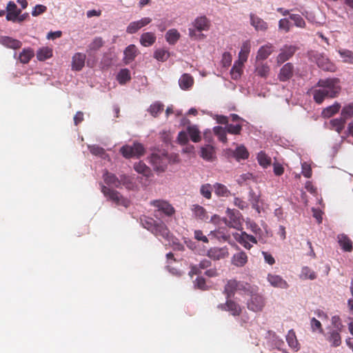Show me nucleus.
Listing matches in <instances>:
<instances>
[{
    "mask_svg": "<svg viewBox=\"0 0 353 353\" xmlns=\"http://www.w3.org/2000/svg\"><path fill=\"white\" fill-rule=\"evenodd\" d=\"M257 160L260 165L267 168L271 164V159L264 152H260L257 155Z\"/></svg>",
    "mask_w": 353,
    "mask_h": 353,
    "instance_id": "obj_49",
    "label": "nucleus"
},
{
    "mask_svg": "<svg viewBox=\"0 0 353 353\" xmlns=\"http://www.w3.org/2000/svg\"><path fill=\"white\" fill-rule=\"evenodd\" d=\"M238 291V281L236 279L228 280L224 287L223 293L227 299L233 296L236 292Z\"/></svg>",
    "mask_w": 353,
    "mask_h": 353,
    "instance_id": "obj_20",
    "label": "nucleus"
},
{
    "mask_svg": "<svg viewBox=\"0 0 353 353\" xmlns=\"http://www.w3.org/2000/svg\"><path fill=\"white\" fill-rule=\"evenodd\" d=\"M337 240L341 249L345 252H351L353 249L352 241L345 234H340L337 236Z\"/></svg>",
    "mask_w": 353,
    "mask_h": 353,
    "instance_id": "obj_22",
    "label": "nucleus"
},
{
    "mask_svg": "<svg viewBox=\"0 0 353 353\" xmlns=\"http://www.w3.org/2000/svg\"><path fill=\"white\" fill-rule=\"evenodd\" d=\"M143 26L141 25L139 21H132L130 23L126 28V32L128 34H134L139 31Z\"/></svg>",
    "mask_w": 353,
    "mask_h": 353,
    "instance_id": "obj_54",
    "label": "nucleus"
},
{
    "mask_svg": "<svg viewBox=\"0 0 353 353\" xmlns=\"http://www.w3.org/2000/svg\"><path fill=\"white\" fill-rule=\"evenodd\" d=\"M232 57L230 52H224L222 55L221 64L224 68H228L232 63Z\"/></svg>",
    "mask_w": 353,
    "mask_h": 353,
    "instance_id": "obj_62",
    "label": "nucleus"
},
{
    "mask_svg": "<svg viewBox=\"0 0 353 353\" xmlns=\"http://www.w3.org/2000/svg\"><path fill=\"white\" fill-rule=\"evenodd\" d=\"M234 154L236 159H246L249 157L247 149L243 145L239 146L236 149Z\"/></svg>",
    "mask_w": 353,
    "mask_h": 353,
    "instance_id": "obj_55",
    "label": "nucleus"
},
{
    "mask_svg": "<svg viewBox=\"0 0 353 353\" xmlns=\"http://www.w3.org/2000/svg\"><path fill=\"white\" fill-rule=\"evenodd\" d=\"M200 192L203 196L207 199H210L212 197V187L209 183L202 185L200 188Z\"/></svg>",
    "mask_w": 353,
    "mask_h": 353,
    "instance_id": "obj_57",
    "label": "nucleus"
},
{
    "mask_svg": "<svg viewBox=\"0 0 353 353\" xmlns=\"http://www.w3.org/2000/svg\"><path fill=\"white\" fill-rule=\"evenodd\" d=\"M244 63L241 61H236L230 70L231 78L234 80L239 79L243 74Z\"/></svg>",
    "mask_w": 353,
    "mask_h": 353,
    "instance_id": "obj_28",
    "label": "nucleus"
},
{
    "mask_svg": "<svg viewBox=\"0 0 353 353\" xmlns=\"http://www.w3.org/2000/svg\"><path fill=\"white\" fill-rule=\"evenodd\" d=\"M311 327L312 331H319L320 333H323V330L321 322L315 318H312L310 321Z\"/></svg>",
    "mask_w": 353,
    "mask_h": 353,
    "instance_id": "obj_63",
    "label": "nucleus"
},
{
    "mask_svg": "<svg viewBox=\"0 0 353 353\" xmlns=\"http://www.w3.org/2000/svg\"><path fill=\"white\" fill-rule=\"evenodd\" d=\"M300 277L302 279L314 280L316 278V274L310 268L305 266L302 268Z\"/></svg>",
    "mask_w": 353,
    "mask_h": 353,
    "instance_id": "obj_43",
    "label": "nucleus"
},
{
    "mask_svg": "<svg viewBox=\"0 0 353 353\" xmlns=\"http://www.w3.org/2000/svg\"><path fill=\"white\" fill-rule=\"evenodd\" d=\"M227 132L231 134H240L242 130V125L241 124H228L225 126Z\"/></svg>",
    "mask_w": 353,
    "mask_h": 353,
    "instance_id": "obj_56",
    "label": "nucleus"
},
{
    "mask_svg": "<svg viewBox=\"0 0 353 353\" xmlns=\"http://www.w3.org/2000/svg\"><path fill=\"white\" fill-rule=\"evenodd\" d=\"M279 28L288 32L291 28V24L288 19L283 18L279 21Z\"/></svg>",
    "mask_w": 353,
    "mask_h": 353,
    "instance_id": "obj_59",
    "label": "nucleus"
},
{
    "mask_svg": "<svg viewBox=\"0 0 353 353\" xmlns=\"http://www.w3.org/2000/svg\"><path fill=\"white\" fill-rule=\"evenodd\" d=\"M194 28H189V36L194 40H201L205 35L201 33L210 29V21L205 16L196 17L193 22Z\"/></svg>",
    "mask_w": 353,
    "mask_h": 353,
    "instance_id": "obj_2",
    "label": "nucleus"
},
{
    "mask_svg": "<svg viewBox=\"0 0 353 353\" xmlns=\"http://www.w3.org/2000/svg\"><path fill=\"white\" fill-rule=\"evenodd\" d=\"M201 157L208 161H212L215 158V150L213 146L206 145L201 149Z\"/></svg>",
    "mask_w": 353,
    "mask_h": 353,
    "instance_id": "obj_26",
    "label": "nucleus"
},
{
    "mask_svg": "<svg viewBox=\"0 0 353 353\" xmlns=\"http://www.w3.org/2000/svg\"><path fill=\"white\" fill-rule=\"evenodd\" d=\"M286 341L288 343V345L294 349H296V350L299 349L298 345L299 343L296 339L295 332L291 330L288 332L287 336H286Z\"/></svg>",
    "mask_w": 353,
    "mask_h": 353,
    "instance_id": "obj_48",
    "label": "nucleus"
},
{
    "mask_svg": "<svg viewBox=\"0 0 353 353\" xmlns=\"http://www.w3.org/2000/svg\"><path fill=\"white\" fill-rule=\"evenodd\" d=\"M268 281L271 285L275 288L286 289L288 287V283L279 275L269 274L268 275Z\"/></svg>",
    "mask_w": 353,
    "mask_h": 353,
    "instance_id": "obj_23",
    "label": "nucleus"
},
{
    "mask_svg": "<svg viewBox=\"0 0 353 353\" xmlns=\"http://www.w3.org/2000/svg\"><path fill=\"white\" fill-rule=\"evenodd\" d=\"M248 262V256L245 252L241 251L233 255L232 257V264L236 267H243Z\"/></svg>",
    "mask_w": 353,
    "mask_h": 353,
    "instance_id": "obj_25",
    "label": "nucleus"
},
{
    "mask_svg": "<svg viewBox=\"0 0 353 353\" xmlns=\"http://www.w3.org/2000/svg\"><path fill=\"white\" fill-rule=\"evenodd\" d=\"M157 37L154 33L151 32H145L140 37V43L144 47L152 46L156 41Z\"/></svg>",
    "mask_w": 353,
    "mask_h": 353,
    "instance_id": "obj_27",
    "label": "nucleus"
},
{
    "mask_svg": "<svg viewBox=\"0 0 353 353\" xmlns=\"http://www.w3.org/2000/svg\"><path fill=\"white\" fill-rule=\"evenodd\" d=\"M142 225L148 230L152 232L157 221L150 217L144 216L141 219Z\"/></svg>",
    "mask_w": 353,
    "mask_h": 353,
    "instance_id": "obj_51",
    "label": "nucleus"
},
{
    "mask_svg": "<svg viewBox=\"0 0 353 353\" xmlns=\"http://www.w3.org/2000/svg\"><path fill=\"white\" fill-rule=\"evenodd\" d=\"M104 41L101 37H96L93 39V41L89 44L88 50L90 51H96L98 50L103 46Z\"/></svg>",
    "mask_w": 353,
    "mask_h": 353,
    "instance_id": "obj_52",
    "label": "nucleus"
},
{
    "mask_svg": "<svg viewBox=\"0 0 353 353\" xmlns=\"http://www.w3.org/2000/svg\"><path fill=\"white\" fill-rule=\"evenodd\" d=\"M151 205L158 208L167 216H172L175 213L174 208L168 201L163 200H154L150 202Z\"/></svg>",
    "mask_w": 353,
    "mask_h": 353,
    "instance_id": "obj_12",
    "label": "nucleus"
},
{
    "mask_svg": "<svg viewBox=\"0 0 353 353\" xmlns=\"http://www.w3.org/2000/svg\"><path fill=\"white\" fill-rule=\"evenodd\" d=\"M341 90L340 80L338 78H327L319 79L312 92L314 101L321 104L325 99L336 97Z\"/></svg>",
    "mask_w": 353,
    "mask_h": 353,
    "instance_id": "obj_1",
    "label": "nucleus"
},
{
    "mask_svg": "<svg viewBox=\"0 0 353 353\" xmlns=\"http://www.w3.org/2000/svg\"><path fill=\"white\" fill-rule=\"evenodd\" d=\"M150 162L154 170L163 172L170 162V159L164 151L152 153L150 157Z\"/></svg>",
    "mask_w": 353,
    "mask_h": 353,
    "instance_id": "obj_4",
    "label": "nucleus"
},
{
    "mask_svg": "<svg viewBox=\"0 0 353 353\" xmlns=\"http://www.w3.org/2000/svg\"><path fill=\"white\" fill-rule=\"evenodd\" d=\"M249 201H250L252 206L254 209L258 208V203L259 201V196L256 194L253 190H250L249 192Z\"/></svg>",
    "mask_w": 353,
    "mask_h": 353,
    "instance_id": "obj_61",
    "label": "nucleus"
},
{
    "mask_svg": "<svg viewBox=\"0 0 353 353\" xmlns=\"http://www.w3.org/2000/svg\"><path fill=\"white\" fill-rule=\"evenodd\" d=\"M217 307L222 311L229 312L233 316H239L242 312L241 305L230 298L227 299L225 303H221Z\"/></svg>",
    "mask_w": 353,
    "mask_h": 353,
    "instance_id": "obj_9",
    "label": "nucleus"
},
{
    "mask_svg": "<svg viewBox=\"0 0 353 353\" xmlns=\"http://www.w3.org/2000/svg\"><path fill=\"white\" fill-rule=\"evenodd\" d=\"M6 19L8 21L14 22L17 15L21 13V10L19 9L14 1H9L6 6Z\"/></svg>",
    "mask_w": 353,
    "mask_h": 353,
    "instance_id": "obj_15",
    "label": "nucleus"
},
{
    "mask_svg": "<svg viewBox=\"0 0 353 353\" xmlns=\"http://www.w3.org/2000/svg\"><path fill=\"white\" fill-rule=\"evenodd\" d=\"M214 134L218 137L219 140L224 143H227L228 139L226 133L227 130L225 128L221 126H215L213 128Z\"/></svg>",
    "mask_w": 353,
    "mask_h": 353,
    "instance_id": "obj_41",
    "label": "nucleus"
},
{
    "mask_svg": "<svg viewBox=\"0 0 353 353\" xmlns=\"http://www.w3.org/2000/svg\"><path fill=\"white\" fill-rule=\"evenodd\" d=\"M134 170L141 174L146 175L149 172V168L143 162H139L134 165Z\"/></svg>",
    "mask_w": 353,
    "mask_h": 353,
    "instance_id": "obj_60",
    "label": "nucleus"
},
{
    "mask_svg": "<svg viewBox=\"0 0 353 353\" xmlns=\"http://www.w3.org/2000/svg\"><path fill=\"white\" fill-rule=\"evenodd\" d=\"M88 148L90 150V152L95 156L103 157V155L105 154V150L99 145H89Z\"/></svg>",
    "mask_w": 353,
    "mask_h": 353,
    "instance_id": "obj_58",
    "label": "nucleus"
},
{
    "mask_svg": "<svg viewBox=\"0 0 353 353\" xmlns=\"http://www.w3.org/2000/svg\"><path fill=\"white\" fill-rule=\"evenodd\" d=\"M270 66L267 63H258L255 66V73L257 76L266 79L270 74Z\"/></svg>",
    "mask_w": 353,
    "mask_h": 353,
    "instance_id": "obj_31",
    "label": "nucleus"
},
{
    "mask_svg": "<svg viewBox=\"0 0 353 353\" xmlns=\"http://www.w3.org/2000/svg\"><path fill=\"white\" fill-rule=\"evenodd\" d=\"M151 232L156 236H161L165 239H169L170 231L165 224L162 221L157 222L154 230H152Z\"/></svg>",
    "mask_w": 353,
    "mask_h": 353,
    "instance_id": "obj_17",
    "label": "nucleus"
},
{
    "mask_svg": "<svg viewBox=\"0 0 353 353\" xmlns=\"http://www.w3.org/2000/svg\"><path fill=\"white\" fill-rule=\"evenodd\" d=\"M191 210L196 219L201 220H205L208 219L207 212L201 205L198 204L192 205L191 206Z\"/></svg>",
    "mask_w": 353,
    "mask_h": 353,
    "instance_id": "obj_34",
    "label": "nucleus"
},
{
    "mask_svg": "<svg viewBox=\"0 0 353 353\" xmlns=\"http://www.w3.org/2000/svg\"><path fill=\"white\" fill-rule=\"evenodd\" d=\"M213 188L214 193L218 196L228 197L232 194L228 188L222 183H216L213 185Z\"/></svg>",
    "mask_w": 353,
    "mask_h": 353,
    "instance_id": "obj_36",
    "label": "nucleus"
},
{
    "mask_svg": "<svg viewBox=\"0 0 353 353\" xmlns=\"http://www.w3.org/2000/svg\"><path fill=\"white\" fill-rule=\"evenodd\" d=\"M227 217L224 219L225 223L236 230H239L242 225V215L236 210L228 208L226 211Z\"/></svg>",
    "mask_w": 353,
    "mask_h": 353,
    "instance_id": "obj_7",
    "label": "nucleus"
},
{
    "mask_svg": "<svg viewBox=\"0 0 353 353\" xmlns=\"http://www.w3.org/2000/svg\"><path fill=\"white\" fill-rule=\"evenodd\" d=\"M235 239L245 249L250 250L252 247V243L256 244V238L252 235L247 234L245 232H242L241 234H236L234 236Z\"/></svg>",
    "mask_w": 353,
    "mask_h": 353,
    "instance_id": "obj_10",
    "label": "nucleus"
},
{
    "mask_svg": "<svg viewBox=\"0 0 353 353\" xmlns=\"http://www.w3.org/2000/svg\"><path fill=\"white\" fill-rule=\"evenodd\" d=\"M247 305L250 310L255 312H260L265 306V299L260 294H252L248 301Z\"/></svg>",
    "mask_w": 353,
    "mask_h": 353,
    "instance_id": "obj_8",
    "label": "nucleus"
},
{
    "mask_svg": "<svg viewBox=\"0 0 353 353\" xmlns=\"http://www.w3.org/2000/svg\"><path fill=\"white\" fill-rule=\"evenodd\" d=\"M194 83L192 77L189 74H183L179 80V86L183 90H188Z\"/></svg>",
    "mask_w": 353,
    "mask_h": 353,
    "instance_id": "obj_33",
    "label": "nucleus"
},
{
    "mask_svg": "<svg viewBox=\"0 0 353 353\" xmlns=\"http://www.w3.org/2000/svg\"><path fill=\"white\" fill-rule=\"evenodd\" d=\"M179 37L180 34L176 29L169 30L165 34L166 41L171 45L175 44L179 39Z\"/></svg>",
    "mask_w": 353,
    "mask_h": 353,
    "instance_id": "obj_40",
    "label": "nucleus"
},
{
    "mask_svg": "<svg viewBox=\"0 0 353 353\" xmlns=\"http://www.w3.org/2000/svg\"><path fill=\"white\" fill-rule=\"evenodd\" d=\"M344 63L353 65V52L347 49H341L338 51Z\"/></svg>",
    "mask_w": 353,
    "mask_h": 353,
    "instance_id": "obj_44",
    "label": "nucleus"
},
{
    "mask_svg": "<svg viewBox=\"0 0 353 353\" xmlns=\"http://www.w3.org/2000/svg\"><path fill=\"white\" fill-rule=\"evenodd\" d=\"M341 108V104L335 102L333 105L328 106L322 111V116L324 118H330L339 112Z\"/></svg>",
    "mask_w": 353,
    "mask_h": 353,
    "instance_id": "obj_35",
    "label": "nucleus"
},
{
    "mask_svg": "<svg viewBox=\"0 0 353 353\" xmlns=\"http://www.w3.org/2000/svg\"><path fill=\"white\" fill-rule=\"evenodd\" d=\"M273 46L271 43H268L261 46L256 54V60H265L273 52Z\"/></svg>",
    "mask_w": 353,
    "mask_h": 353,
    "instance_id": "obj_24",
    "label": "nucleus"
},
{
    "mask_svg": "<svg viewBox=\"0 0 353 353\" xmlns=\"http://www.w3.org/2000/svg\"><path fill=\"white\" fill-rule=\"evenodd\" d=\"M294 65L291 63H285L280 70L278 74V79L281 81H287L290 80L294 74Z\"/></svg>",
    "mask_w": 353,
    "mask_h": 353,
    "instance_id": "obj_14",
    "label": "nucleus"
},
{
    "mask_svg": "<svg viewBox=\"0 0 353 353\" xmlns=\"http://www.w3.org/2000/svg\"><path fill=\"white\" fill-rule=\"evenodd\" d=\"M170 57L169 52L164 49H159L154 52V57L160 61H166Z\"/></svg>",
    "mask_w": 353,
    "mask_h": 353,
    "instance_id": "obj_53",
    "label": "nucleus"
},
{
    "mask_svg": "<svg viewBox=\"0 0 353 353\" xmlns=\"http://www.w3.org/2000/svg\"><path fill=\"white\" fill-rule=\"evenodd\" d=\"M250 24L254 28L256 31H265L268 28V23L263 19L251 13L250 14Z\"/></svg>",
    "mask_w": 353,
    "mask_h": 353,
    "instance_id": "obj_16",
    "label": "nucleus"
},
{
    "mask_svg": "<svg viewBox=\"0 0 353 353\" xmlns=\"http://www.w3.org/2000/svg\"><path fill=\"white\" fill-rule=\"evenodd\" d=\"M341 330H336L328 332L327 341L331 343L332 346L338 347L341 344V337L339 332Z\"/></svg>",
    "mask_w": 353,
    "mask_h": 353,
    "instance_id": "obj_29",
    "label": "nucleus"
},
{
    "mask_svg": "<svg viewBox=\"0 0 353 353\" xmlns=\"http://www.w3.org/2000/svg\"><path fill=\"white\" fill-rule=\"evenodd\" d=\"M346 120L342 117L336 119H332L330 121L331 129L335 130L339 134H341L345 128Z\"/></svg>",
    "mask_w": 353,
    "mask_h": 353,
    "instance_id": "obj_32",
    "label": "nucleus"
},
{
    "mask_svg": "<svg viewBox=\"0 0 353 353\" xmlns=\"http://www.w3.org/2000/svg\"><path fill=\"white\" fill-rule=\"evenodd\" d=\"M163 104L159 101H157L150 106L148 111L154 117H157L163 112Z\"/></svg>",
    "mask_w": 353,
    "mask_h": 353,
    "instance_id": "obj_46",
    "label": "nucleus"
},
{
    "mask_svg": "<svg viewBox=\"0 0 353 353\" xmlns=\"http://www.w3.org/2000/svg\"><path fill=\"white\" fill-rule=\"evenodd\" d=\"M207 256L214 261L225 259L229 256L228 248L226 246L223 248H211L208 250Z\"/></svg>",
    "mask_w": 353,
    "mask_h": 353,
    "instance_id": "obj_11",
    "label": "nucleus"
},
{
    "mask_svg": "<svg viewBox=\"0 0 353 353\" xmlns=\"http://www.w3.org/2000/svg\"><path fill=\"white\" fill-rule=\"evenodd\" d=\"M123 61L125 64H128L134 61L138 54V50L135 45L131 44L128 46L123 52Z\"/></svg>",
    "mask_w": 353,
    "mask_h": 353,
    "instance_id": "obj_21",
    "label": "nucleus"
},
{
    "mask_svg": "<svg viewBox=\"0 0 353 353\" xmlns=\"http://www.w3.org/2000/svg\"><path fill=\"white\" fill-rule=\"evenodd\" d=\"M188 135L189 134L191 140L197 143L201 141L200 132L195 125L188 126L187 128Z\"/></svg>",
    "mask_w": 353,
    "mask_h": 353,
    "instance_id": "obj_42",
    "label": "nucleus"
},
{
    "mask_svg": "<svg viewBox=\"0 0 353 353\" xmlns=\"http://www.w3.org/2000/svg\"><path fill=\"white\" fill-rule=\"evenodd\" d=\"M86 56L83 53L77 52L72 57V69L76 71H80L85 65Z\"/></svg>",
    "mask_w": 353,
    "mask_h": 353,
    "instance_id": "obj_19",
    "label": "nucleus"
},
{
    "mask_svg": "<svg viewBox=\"0 0 353 353\" xmlns=\"http://www.w3.org/2000/svg\"><path fill=\"white\" fill-rule=\"evenodd\" d=\"M290 19L294 23V25L299 28H305L306 27V23L303 17L299 14H290Z\"/></svg>",
    "mask_w": 353,
    "mask_h": 353,
    "instance_id": "obj_45",
    "label": "nucleus"
},
{
    "mask_svg": "<svg viewBox=\"0 0 353 353\" xmlns=\"http://www.w3.org/2000/svg\"><path fill=\"white\" fill-rule=\"evenodd\" d=\"M296 48L293 46H285L276 57V63L281 65L289 60L295 53Z\"/></svg>",
    "mask_w": 353,
    "mask_h": 353,
    "instance_id": "obj_13",
    "label": "nucleus"
},
{
    "mask_svg": "<svg viewBox=\"0 0 353 353\" xmlns=\"http://www.w3.org/2000/svg\"><path fill=\"white\" fill-rule=\"evenodd\" d=\"M52 56V51L48 48L39 49L37 53V57L39 61H44Z\"/></svg>",
    "mask_w": 353,
    "mask_h": 353,
    "instance_id": "obj_50",
    "label": "nucleus"
},
{
    "mask_svg": "<svg viewBox=\"0 0 353 353\" xmlns=\"http://www.w3.org/2000/svg\"><path fill=\"white\" fill-rule=\"evenodd\" d=\"M117 79L121 85L125 84L131 79L130 70L127 68L121 69L117 74Z\"/></svg>",
    "mask_w": 353,
    "mask_h": 353,
    "instance_id": "obj_38",
    "label": "nucleus"
},
{
    "mask_svg": "<svg viewBox=\"0 0 353 353\" xmlns=\"http://www.w3.org/2000/svg\"><path fill=\"white\" fill-rule=\"evenodd\" d=\"M101 192L105 197L112 201L117 205L128 208L130 205V201L124 198L118 191L112 190L105 185H102Z\"/></svg>",
    "mask_w": 353,
    "mask_h": 353,
    "instance_id": "obj_5",
    "label": "nucleus"
},
{
    "mask_svg": "<svg viewBox=\"0 0 353 353\" xmlns=\"http://www.w3.org/2000/svg\"><path fill=\"white\" fill-rule=\"evenodd\" d=\"M120 152L126 159L139 158L144 154L145 148L141 143L135 142L132 145H125L122 146Z\"/></svg>",
    "mask_w": 353,
    "mask_h": 353,
    "instance_id": "obj_6",
    "label": "nucleus"
},
{
    "mask_svg": "<svg viewBox=\"0 0 353 353\" xmlns=\"http://www.w3.org/2000/svg\"><path fill=\"white\" fill-rule=\"evenodd\" d=\"M103 180L108 185H112L117 188L119 187L121 182L119 179L112 173L105 172L103 174Z\"/></svg>",
    "mask_w": 353,
    "mask_h": 353,
    "instance_id": "obj_39",
    "label": "nucleus"
},
{
    "mask_svg": "<svg viewBox=\"0 0 353 353\" xmlns=\"http://www.w3.org/2000/svg\"><path fill=\"white\" fill-rule=\"evenodd\" d=\"M0 43L13 50L19 49L22 46L21 41L7 36H0Z\"/></svg>",
    "mask_w": 353,
    "mask_h": 353,
    "instance_id": "obj_18",
    "label": "nucleus"
},
{
    "mask_svg": "<svg viewBox=\"0 0 353 353\" xmlns=\"http://www.w3.org/2000/svg\"><path fill=\"white\" fill-rule=\"evenodd\" d=\"M250 48L251 46L249 41L243 42L239 53V59L237 61H241L243 63L246 62L250 52Z\"/></svg>",
    "mask_w": 353,
    "mask_h": 353,
    "instance_id": "obj_30",
    "label": "nucleus"
},
{
    "mask_svg": "<svg viewBox=\"0 0 353 353\" xmlns=\"http://www.w3.org/2000/svg\"><path fill=\"white\" fill-rule=\"evenodd\" d=\"M341 117H342L345 120L353 117V103H350L343 107Z\"/></svg>",
    "mask_w": 353,
    "mask_h": 353,
    "instance_id": "obj_47",
    "label": "nucleus"
},
{
    "mask_svg": "<svg viewBox=\"0 0 353 353\" xmlns=\"http://www.w3.org/2000/svg\"><path fill=\"white\" fill-rule=\"evenodd\" d=\"M34 56V50L30 48H25L20 52L19 59L21 63L26 64L29 63L31 59Z\"/></svg>",
    "mask_w": 353,
    "mask_h": 353,
    "instance_id": "obj_37",
    "label": "nucleus"
},
{
    "mask_svg": "<svg viewBox=\"0 0 353 353\" xmlns=\"http://www.w3.org/2000/svg\"><path fill=\"white\" fill-rule=\"evenodd\" d=\"M308 57L311 61L315 62L322 70L329 72H335V65L323 53H320L316 50H310L308 52Z\"/></svg>",
    "mask_w": 353,
    "mask_h": 353,
    "instance_id": "obj_3",
    "label": "nucleus"
},
{
    "mask_svg": "<svg viewBox=\"0 0 353 353\" xmlns=\"http://www.w3.org/2000/svg\"><path fill=\"white\" fill-rule=\"evenodd\" d=\"M302 174L306 178H310L312 174V171L310 165L304 162L302 163Z\"/></svg>",
    "mask_w": 353,
    "mask_h": 353,
    "instance_id": "obj_64",
    "label": "nucleus"
}]
</instances>
